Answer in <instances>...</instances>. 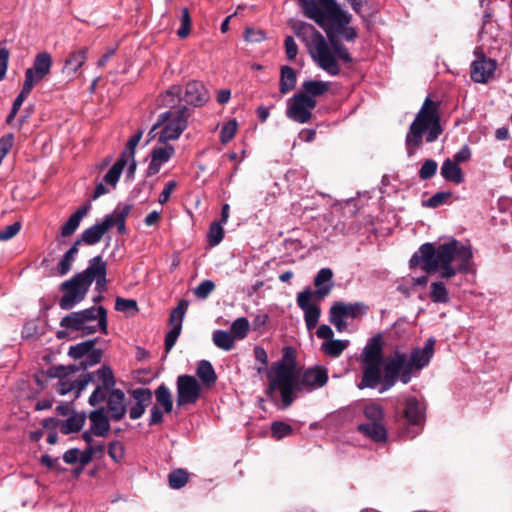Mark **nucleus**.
I'll use <instances>...</instances> for the list:
<instances>
[{
  "label": "nucleus",
  "mask_w": 512,
  "mask_h": 512,
  "mask_svg": "<svg viewBox=\"0 0 512 512\" xmlns=\"http://www.w3.org/2000/svg\"><path fill=\"white\" fill-rule=\"evenodd\" d=\"M303 14L323 28L329 42L312 25L303 27L298 35L302 38L313 61L329 75L340 74L339 60L350 63L352 57L348 49L333 35L329 34L331 25H343L347 22V12L343 11L335 0H298Z\"/></svg>",
  "instance_id": "f257e3e1"
},
{
  "label": "nucleus",
  "mask_w": 512,
  "mask_h": 512,
  "mask_svg": "<svg viewBox=\"0 0 512 512\" xmlns=\"http://www.w3.org/2000/svg\"><path fill=\"white\" fill-rule=\"evenodd\" d=\"M472 258L471 246L454 239L438 247L425 243L411 257L410 267L420 266L427 273L439 272L442 278H452L458 272H469Z\"/></svg>",
  "instance_id": "f03ea898"
},
{
  "label": "nucleus",
  "mask_w": 512,
  "mask_h": 512,
  "mask_svg": "<svg viewBox=\"0 0 512 512\" xmlns=\"http://www.w3.org/2000/svg\"><path fill=\"white\" fill-rule=\"evenodd\" d=\"M435 339L429 338L424 347H415L410 354L395 350L381 363V380L385 384H407L426 367L434 355Z\"/></svg>",
  "instance_id": "7ed1b4c3"
},
{
  "label": "nucleus",
  "mask_w": 512,
  "mask_h": 512,
  "mask_svg": "<svg viewBox=\"0 0 512 512\" xmlns=\"http://www.w3.org/2000/svg\"><path fill=\"white\" fill-rule=\"evenodd\" d=\"M94 280H96V285L99 289L104 288L106 283V263L102 260L101 256L92 258L89 266L83 272L61 284V290L64 292V295L59 300V306L64 310L73 308L85 298Z\"/></svg>",
  "instance_id": "20e7f679"
},
{
  "label": "nucleus",
  "mask_w": 512,
  "mask_h": 512,
  "mask_svg": "<svg viewBox=\"0 0 512 512\" xmlns=\"http://www.w3.org/2000/svg\"><path fill=\"white\" fill-rule=\"evenodd\" d=\"M442 132L438 105L430 98H426L406 135L405 142L408 156H413L416 149L421 146L425 133L427 134L426 141L432 143L437 140Z\"/></svg>",
  "instance_id": "39448f33"
},
{
  "label": "nucleus",
  "mask_w": 512,
  "mask_h": 512,
  "mask_svg": "<svg viewBox=\"0 0 512 512\" xmlns=\"http://www.w3.org/2000/svg\"><path fill=\"white\" fill-rule=\"evenodd\" d=\"M188 116V110L185 107L174 108L160 114L149 136L158 137V142L178 139L187 127Z\"/></svg>",
  "instance_id": "423d86ee"
},
{
  "label": "nucleus",
  "mask_w": 512,
  "mask_h": 512,
  "mask_svg": "<svg viewBox=\"0 0 512 512\" xmlns=\"http://www.w3.org/2000/svg\"><path fill=\"white\" fill-rule=\"evenodd\" d=\"M299 376L296 352L292 347L282 349V358L267 370L270 384H293Z\"/></svg>",
  "instance_id": "0eeeda50"
},
{
  "label": "nucleus",
  "mask_w": 512,
  "mask_h": 512,
  "mask_svg": "<svg viewBox=\"0 0 512 512\" xmlns=\"http://www.w3.org/2000/svg\"><path fill=\"white\" fill-rule=\"evenodd\" d=\"M106 401L110 418L120 421L127 412V401L123 391L120 389L110 390V386H96V389L89 397L92 406Z\"/></svg>",
  "instance_id": "6e6552de"
},
{
  "label": "nucleus",
  "mask_w": 512,
  "mask_h": 512,
  "mask_svg": "<svg viewBox=\"0 0 512 512\" xmlns=\"http://www.w3.org/2000/svg\"><path fill=\"white\" fill-rule=\"evenodd\" d=\"M364 380L368 383H378L381 380L382 342L380 336L369 340L362 352Z\"/></svg>",
  "instance_id": "1a4fd4ad"
},
{
  "label": "nucleus",
  "mask_w": 512,
  "mask_h": 512,
  "mask_svg": "<svg viewBox=\"0 0 512 512\" xmlns=\"http://www.w3.org/2000/svg\"><path fill=\"white\" fill-rule=\"evenodd\" d=\"M316 106V100L306 94H295L289 100L287 117L298 123H306L311 119V111Z\"/></svg>",
  "instance_id": "9d476101"
},
{
  "label": "nucleus",
  "mask_w": 512,
  "mask_h": 512,
  "mask_svg": "<svg viewBox=\"0 0 512 512\" xmlns=\"http://www.w3.org/2000/svg\"><path fill=\"white\" fill-rule=\"evenodd\" d=\"M51 67L52 56L48 52L37 54L32 67L25 71L24 82L34 87L50 73Z\"/></svg>",
  "instance_id": "9b49d317"
},
{
  "label": "nucleus",
  "mask_w": 512,
  "mask_h": 512,
  "mask_svg": "<svg viewBox=\"0 0 512 512\" xmlns=\"http://www.w3.org/2000/svg\"><path fill=\"white\" fill-rule=\"evenodd\" d=\"M83 325L87 328H82L81 332L84 335H90L98 330L107 333V312L104 307H91L83 310Z\"/></svg>",
  "instance_id": "f8f14e48"
},
{
  "label": "nucleus",
  "mask_w": 512,
  "mask_h": 512,
  "mask_svg": "<svg viewBox=\"0 0 512 512\" xmlns=\"http://www.w3.org/2000/svg\"><path fill=\"white\" fill-rule=\"evenodd\" d=\"M188 308V302L181 300L176 308H174L170 314L169 323L171 326L170 331L167 333L165 338L166 351H170L175 345L177 338L179 337L182 329V322L184 315Z\"/></svg>",
  "instance_id": "ddd939ff"
},
{
  "label": "nucleus",
  "mask_w": 512,
  "mask_h": 512,
  "mask_svg": "<svg viewBox=\"0 0 512 512\" xmlns=\"http://www.w3.org/2000/svg\"><path fill=\"white\" fill-rule=\"evenodd\" d=\"M312 297L313 293L309 289L300 292L297 296V305L304 312V319L308 330L316 327L321 314L319 306L311 303Z\"/></svg>",
  "instance_id": "4468645a"
},
{
  "label": "nucleus",
  "mask_w": 512,
  "mask_h": 512,
  "mask_svg": "<svg viewBox=\"0 0 512 512\" xmlns=\"http://www.w3.org/2000/svg\"><path fill=\"white\" fill-rule=\"evenodd\" d=\"M175 154V148L168 142H158L152 149L151 160L147 168L149 176L158 173L163 164L167 163Z\"/></svg>",
  "instance_id": "2eb2a0df"
},
{
  "label": "nucleus",
  "mask_w": 512,
  "mask_h": 512,
  "mask_svg": "<svg viewBox=\"0 0 512 512\" xmlns=\"http://www.w3.org/2000/svg\"><path fill=\"white\" fill-rule=\"evenodd\" d=\"M404 415L408 424L413 427V430H408V433L411 434V438H414L424 423V407L422 403L415 398H408L405 403Z\"/></svg>",
  "instance_id": "dca6fc26"
},
{
  "label": "nucleus",
  "mask_w": 512,
  "mask_h": 512,
  "mask_svg": "<svg viewBox=\"0 0 512 512\" xmlns=\"http://www.w3.org/2000/svg\"><path fill=\"white\" fill-rule=\"evenodd\" d=\"M301 386H267L266 398L275 405L285 409L289 407L294 400L296 388Z\"/></svg>",
  "instance_id": "f3484780"
},
{
  "label": "nucleus",
  "mask_w": 512,
  "mask_h": 512,
  "mask_svg": "<svg viewBox=\"0 0 512 512\" xmlns=\"http://www.w3.org/2000/svg\"><path fill=\"white\" fill-rule=\"evenodd\" d=\"M134 404L130 407L129 416L131 419H139L145 412L146 407L152 402V392L146 388L134 389L131 392Z\"/></svg>",
  "instance_id": "a211bd4d"
},
{
  "label": "nucleus",
  "mask_w": 512,
  "mask_h": 512,
  "mask_svg": "<svg viewBox=\"0 0 512 512\" xmlns=\"http://www.w3.org/2000/svg\"><path fill=\"white\" fill-rule=\"evenodd\" d=\"M496 63L492 59L481 58L471 65V78L477 83H486L493 75Z\"/></svg>",
  "instance_id": "6ab92c4d"
},
{
  "label": "nucleus",
  "mask_w": 512,
  "mask_h": 512,
  "mask_svg": "<svg viewBox=\"0 0 512 512\" xmlns=\"http://www.w3.org/2000/svg\"><path fill=\"white\" fill-rule=\"evenodd\" d=\"M332 278V270L330 268H322L314 279V285L317 289L315 292H312L313 297L321 300L329 295L333 288Z\"/></svg>",
  "instance_id": "aec40b11"
},
{
  "label": "nucleus",
  "mask_w": 512,
  "mask_h": 512,
  "mask_svg": "<svg viewBox=\"0 0 512 512\" xmlns=\"http://www.w3.org/2000/svg\"><path fill=\"white\" fill-rule=\"evenodd\" d=\"M184 99L189 104L199 106L208 101L209 95L202 83L191 81L186 85Z\"/></svg>",
  "instance_id": "412c9836"
},
{
  "label": "nucleus",
  "mask_w": 512,
  "mask_h": 512,
  "mask_svg": "<svg viewBox=\"0 0 512 512\" xmlns=\"http://www.w3.org/2000/svg\"><path fill=\"white\" fill-rule=\"evenodd\" d=\"M90 428L95 436L106 437L110 431V423L104 408L94 410L89 415Z\"/></svg>",
  "instance_id": "4be33fe9"
},
{
  "label": "nucleus",
  "mask_w": 512,
  "mask_h": 512,
  "mask_svg": "<svg viewBox=\"0 0 512 512\" xmlns=\"http://www.w3.org/2000/svg\"><path fill=\"white\" fill-rule=\"evenodd\" d=\"M114 384V374L112 369L103 365L96 371L89 373L85 378L77 382L76 384Z\"/></svg>",
  "instance_id": "5701e85b"
},
{
  "label": "nucleus",
  "mask_w": 512,
  "mask_h": 512,
  "mask_svg": "<svg viewBox=\"0 0 512 512\" xmlns=\"http://www.w3.org/2000/svg\"><path fill=\"white\" fill-rule=\"evenodd\" d=\"M109 230V222L102 221L101 223L95 224L83 231L81 239L78 241L84 242L88 245H94L98 243L103 235Z\"/></svg>",
  "instance_id": "b1692460"
},
{
  "label": "nucleus",
  "mask_w": 512,
  "mask_h": 512,
  "mask_svg": "<svg viewBox=\"0 0 512 512\" xmlns=\"http://www.w3.org/2000/svg\"><path fill=\"white\" fill-rule=\"evenodd\" d=\"M91 205L89 203L80 207L75 213H73L67 222L61 228V236L68 237L72 235L79 227L82 219L88 214Z\"/></svg>",
  "instance_id": "393cba45"
},
{
  "label": "nucleus",
  "mask_w": 512,
  "mask_h": 512,
  "mask_svg": "<svg viewBox=\"0 0 512 512\" xmlns=\"http://www.w3.org/2000/svg\"><path fill=\"white\" fill-rule=\"evenodd\" d=\"M78 370V368L75 365H68V366H55L49 368L46 372H41L40 374L36 375V380L38 384H42V382L45 380L44 376L46 375L47 379H56L58 378L60 380V384H65L63 382V379L72 374L75 373Z\"/></svg>",
  "instance_id": "a878e982"
},
{
  "label": "nucleus",
  "mask_w": 512,
  "mask_h": 512,
  "mask_svg": "<svg viewBox=\"0 0 512 512\" xmlns=\"http://www.w3.org/2000/svg\"><path fill=\"white\" fill-rule=\"evenodd\" d=\"M142 137V132H138L133 137H131L127 143L126 149L123 151L121 158L129 162V168H127V176L133 177L136 170V161H135V148L139 144Z\"/></svg>",
  "instance_id": "bb28decb"
},
{
  "label": "nucleus",
  "mask_w": 512,
  "mask_h": 512,
  "mask_svg": "<svg viewBox=\"0 0 512 512\" xmlns=\"http://www.w3.org/2000/svg\"><path fill=\"white\" fill-rule=\"evenodd\" d=\"M358 430L375 442H383L387 438V432L382 422L360 424Z\"/></svg>",
  "instance_id": "cd10ccee"
},
{
  "label": "nucleus",
  "mask_w": 512,
  "mask_h": 512,
  "mask_svg": "<svg viewBox=\"0 0 512 512\" xmlns=\"http://www.w3.org/2000/svg\"><path fill=\"white\" fill-rule=\"evenodd\" d=\"M87 48L83 47L72 51L65 60L64 70L70 73H76L87 60Z\"/></svg>",
  "instance_id": "c85d7f7f"
},
{
  "label": "nucleus",
  "mask_w": 512,
  "mask_h": 512,
  "mask_svg": "<svg viewBox=\"0 0 512 512\" xmlns=\"http://www.w3.org/2000/svg\"><path fill=\"white\" fill-rule=\"evenodd\" d=\"M202 386H178L177 405L193 404L201 394Z\"/></svg>",
  "instance_id": "c756f323"
},
{
  "label": "nucleus",
  "mask_w": 512,
  "mask_h": 512,
  "mask_svg": "<svg viewBox=\"0 0 512 512\" xmlns=\"http://www.w3.org/2000/svg\"><path fill=\"white\" fill-rule=\"evenodd\" d=\"M441 175L445 180L455 184H460L463 182V173L461 168L457 163L450 159H446L443 162L441 167Z\"/></svg>",
  "instance_id": "7c9ffc66"
},
{
  "label": "nucleus",
  "mask_w": 512,
  "mask_h": 512,
  "mask_svg": "<svg viewBox=\"0 0 512 512\" xmlns=\"http://www.w3.org/2000/svg\"><path fill=\"white\" fill-rule=\"evenodd\" d=\"M85 421L84 413H74L61 424L60 431L65 435L78 432L84 426Z\"/></svg>",
  "instance_id": "2f4dec72"
},
{
  "label": "nucleus",
  "mask_w": 512,
  "mask_h": 512,
  "mask_svg": "<svg viewBox=\"0 0 512 512\" xmlns=\"http://www.w3.org/2000/svg\"><path fill=\"white\" fill-rule=\"evenodd\" d=\"M327 381V370L320 366L309 368L303 374V384H326Z\"/></svg>",
  "instance_id": "473e14b6"
},
{
  "label": "nucleus",
  "mask_w": 512,
  "mask_h": 512,
  "mask_svg": "<svg viewBox=\"0 0 512 512\" xmlns=\"http://www.w3.org/2000/svg\"><path fill=\"white\" fill-rule=\"evenodd\" d=\"M329 90V84L319 80H308L302 84L301 94H306L314 99L321 96Z\"/></svg>",
  "instance_id": "72a5a7b5"
},
{
  "label": "nucleus",
  "mask_w": 512,
  "mask_h": 512,
  "mask_svg": "<svg viewBox=\"0 0 512 512\" xmlns=\"http://www.w3.org/2000/svg\"><path fill=\"white\" fill-rule=\"evenodd\" d=\"M125 166L129 167V162L120 157L104 176V182L115 188Z\"/></svg>",
  "instance_id": "f704fd0d"
},
{
  "label": "nucleus",
  "mask_w": 512,
  "mask_h": 512,
  "mask_svg": "<svg viewBox=\"0 0 512 512\" xmlns=\"http://www.w3.org/2000/svg\"><path fill=\"white\" fill-rule=\"evenodd\" d=\"M296 84V74L294 70L289 66H283L281 68V78H280V91L282 94L288 93L295 87Z\"/></svg>",
  "instance_id": "c9c22d12"
},
{
  "label": "nucleus",
  "mask_w": 512,
  "mask_h": 512,
  "mask_svg": "<svg viewBox=\"0 0 512 512\" xmlns=\"http://www.w3.org/2000/svg\"><path fill=\"white\" fill-rule=\"evenodd\" d=\"M80 245V241H76L73 246L64 254L62 259L58 264V272L60 275L67 274L74 262L75 256L78 253V246Z\"/></svg>",
  "instance_id": "e433bc0d"
},
{
  "label": "nucleus",
  "mask_w": 512,
  "mask_h": 512,
  "mask_svg": "<svg viewBox=\"0 0 512 512\" xmlns=\"http://www.w3.org/2000/svg\"><path fill=\"white\" fill-rule=\"evenodd\" d=\"M235 340L231 333L223 330H216L213 333L214 344L225 351H229L233 348Z\"/></svg>",
  "instance_id": "4c0bfd02"
},
{
  "label": "nucleus",
  "mask_w": 512,
  "mask_h": 512,
  "mask_svg": "<svg viewBox=\"0 0 512 512\" xmlns=\"http://www.w3.org/2000/svg\"><path fill=\"white\" fill-rule=\"evenodd\" d=\"M96 339L86 340L69 348L68 355L74 359L85 357L96 344Z\"/></svg>",
  "instance_id": "58836bf2"
},
{
  "label": "nucleus",
  "mask_w": 512,
  "mask_h": 512,
  "mask_svg": "<svg viewBox=\"0 0 512 512\" xmlns=\"http://www.w3.org/2000/svg\"><path fill=\"white\" fill-rule=\"evenodd\" d=\"M83 310L78 312H73L64 318H62L60 325L64 328L73 329L76 331H81L82 328H87L83 325Z\"/></svg>",
  "instance_id": "ea45409f"
},
{
  "label": "nucleus",
  "mask_w": 512,
  "mask_h": 512,
  "mask_svg": "<svg viewBox=\"0 0 512 512\" xmlns=\"http://www.w3.org/2000/svg\"><path fill=\"white\" fill-rule=\"evenodd\" d=\"M348 340L331 339L322 344V350L329 356L338 357L347 348Z\"/></svg>",
  "instance_id": "a19ab883"
},
{
  "label": "nucleus",
  "mask_w": 512,
  "mask_h": 512,
  "mask_svg": "<svg viewBox=\"0 0 512 512\" xmlns=\"http://www.w3.org/2000/svg\"><path fill=\"white\" fill-rule=\"evenodd\" d=\"M197 376L204 382V384H212L216 381L215 371L208 361H201L197 367Z\"/></svg>",
  "instance_id": "79ce46f5"
},
{
  "label": "nucleus",
  "mask_w": 512,
  "mask_h": 512,
  "mask_svg": "<svg viewBox=\"0 0 512 512\" xmlns=\"http://www.w3.org/2000/svg\"><path fill=\"white\" fill-rule=\"evenodd\" d=\"M430 288V298L433 302L447 303L449 301V294L443 282H433Z\"/></svg>",
  "instance_id": "37998d69"
},
{
  "label": "nucleus",
  "mask_w": 512,
  "mask_h": 512,
  "mask_svg": "<svg viewBox=\"0 0 512 512\" xmlns=\"http://www.w3.org/2000/svg\"><path fill=\"white\" fill-rule=\"evenodd\" d=\"M250 324L247 318H237L231 325V334L236 340L244 339L249 331Z\"/></svg>",
  "instance_id": "c03bdc74"
},
{
  "label": "nucleus",
  "mask_w": 512,
  "mask_h": 512,
  "mask_svg": "<svg viewBox=\"0 0 512 512\" xmlns=\"http://www.w3.org/2000/svg\"><path fill=\"white\" fill-rule=\"evenodd\" d=\"M342 312L343 311L337 302L332 305L329 312V321L336 327L339 332H343L347 327L345 322L346 317L342 315Z\"/></svg>",
  "instance_id": "a18cd8bd"
},
{
  "label": "nucleus",
  "mask_w": 512,
  "mask_h": 512,
  "mask_svg": "<svg viewBox=\"0 0 512 512\" xmlns=\"http://www.w3.org/2000/svg\"><path fill=\"white\" fill-rule=\"evenodd\" d=\"M350 20L351 16L347 13V22L341 26L331 25L329 27V34L332 35L331 32H335L337 34H341L345 40L353 41L356 38L357 33L353 27L348 26Z\"/></svg>",
  "instance_id": "49530a36"
},
{
  "label": "nucleus",
  "mask_w": 512,
  "mask_h": 512,
  "mask_svg": "<svg viewBox=\"0 0 512 512\" xmlns=\"http://www.w3.org/2000/svg\"><path fill=\"white\" fill-rule=\"evenodd\" d=\"M157 403L161 405L166 413H170L173 408L171 393L166 386H159L155 391Z\"/></svg>",
  "instance_id": "de8ad7c7"
},
{
  "label": "nucleus",
  "mask_w": 512,
  "mask_h": 512,
  "mask_svg": "<svg viewBox=\"0 0 512 512\" xmlns=\"http://www.w3.org/2000/svg\"><path fill=\"white\" fill-rule=\"evenodd\" d=\"M293 429L292 427L282 421H275L271 425V434L273 438L276 440H280L282 438L288 437L292 435Z\"/></svg>",
  "instance_id": "09e8293b"
},
{
  "label": "nucleus",
  "mask_w": 512,
  "mask_h": 512,
  "mask_svg": "<svg viewBox=\"0 0 512 512\" xmlns=\"http://www.w3.org/2000/svg\"><path fill=\"white\" fill-rule=\"evenodd\" d=\"M169 485L173 489H180L188 481V473L184 469H177L169 474Z\"/></svg>",
  "instance_id": "8fccbe9b"
},
{
  "label": "nucleus",
  "mask_w": 512,
  "mask_h": 512,
  "mask_svg": "<svg viewBox=\"0 0 512 512\" xmlns=\"http://www.w3.org/2000/svg\"><path fill=\"white\" fill-rule=\"evenodd\" d=\"M364 415L370 422H382L384 413L380 405L368 403L364 407Z\"/></svg>",
  "instance_id": "3c124183"
},
{
  "label": "nucleus",
  "mask_w": 512,
  "mask_h": 512,
  "mask_svg": "<svg viewBox=\"0 0 512 512\" xmlns=\"http://www.w3.org/2000/svg\"><path fill=\"white\" fill-rule=\"evenodd\" d=\"M339 307L341 308L342 315H344L346 318H356L359 315L363 314L365 312V306L360 303L355 304H345L343 302H337Z\"/></svg>",
  "instance_id": "603ef678"
},
{
  "label": "nucleus",
  "mask_w": 512,
  "mask_h": 512,
  "mask_svg": "<svg viewBox=\"0 0 512 512\" xmlns=\"http://www.w3.org/2000/svg\"><path fill=\"white\" fill-rule=\"evenodd\" d=\"M237 122L236 120L228 121L221 129L220 132V141L223 144H227L236 134L237 131Z\"/></svg>",
  "instance_id": "864d4df0"
},
{
  "label": "nucleus",
  "mask_w": 512,
  "mask_h": 512,
  "mask_svg": "<svg viewBox=\"0 0 512 512\" xmlns=\"http://www.w3.org/2000/svg\"><path fill=\"white\" fill-rule=\"evenodd\" d=\"M214 289L215 284L213 281L204 280L194 289V295L199 299H206Z\"/></svg>",
  "instance_id": "5fc2aeb1"
},
{
  "label": "nucleus",
  "mask_w": 512,
  "mask_h": 512,
  "mask_svg": "<svg viewBox=\"0 0 512 512\" xmlns=\"http://www.w3.org/2000/svg\"><path fill=\"white\" fill-rule=\"evenodd\" d=\"M223 228L219 223H213L208 233V241L211 246L218 245L223 239Z\"/></svg>",
  "instance_id": "6e6d98bb"
},
{
  "label": "nucleus",
  "mask_w": 512,
  "mask_h": 512,
  "mask_svg": "<svg viewBox=\"0 0 512 512\" xmlns=\"http://www.w3.org/2000/svg\"><path fill=\"white\" fill-rule=\"evenodd\" d=\"M181 27L177 31V35L180 38H185L188 36L191 27V18L189 15V11L187 8H183L181 11Z\"/></svg>",
  "instance_id": "4d7b16f0"
},
{
  "label": "nucleus",
  "mask_w": 512,
  "mask_h": 512,
  "mask_svg": "<svg viewBox=\"0 0 512 512\" xmlns=\"http://www.w3.org/2000/svg\"><path fill=\"white\" fill-rule=\"evenodd\" d=\"M437 163L432 159H427L419 170L421 179L426 180L433 177L437 171Z\"/></svg>",
  "instance_id": "13d9d810"
},
{
  "label": "nucleus",
  "mask_w": 512,
  "mask_h": 512,
  "mask_svg": "<svg viewBox=\"0 0 512 512\" xmlns=\"http://www.w3.org/2000/svg\"><path fill=\"white\" fill-rule=\"evenodd\" d=\"M20 229L21 224L19 222L6 226L4 229L0 230V241H7L13 238L18 234Z\"/></svg>",
  "instance_id": "bf43d9fd"
},
{
  "label": "nucleus",
  "mask_w": 512,
  "mask_h": 512,
  "mask_svg": "<svg viewBox=\"0 0 512 512\" xmlns=\"http://www.w3.org/2000/svg\"><path fill=\"white\" fill-rule=\"evenodd\" d=\"M102 358V350L101 349H91V351L86 355V359L81 363L83 368L88 366H93L98 364Z\"/></svg>",
  "instance_id": "052dcab7"
},
{
  "label": "nucleus",
  "mask_w": 512,
  "mask_h": 512,
  "mask_svg": "<svg viewBox=\"0 0 512 512\" xmlns=\"http://www.w3.org/2000/svg\"><path fill=\"white\" fill-rule=\"evenodd\" d=\"M33 87L30 86L27 83H23V87L19 95L16 97V99L13 102L12 108L14 111H19L20 107L22 106L24 100L28 97L30 92L32 91Z\"/></svg>",
  "instance_id": "680f3d73"
},
{
  "label": "nucleus",
  "mask_w": 512,
  "mask_h": 512,
  "mask_svg": "<svg viewBox=\"0 0 512 512\" xmlns=\"http://www.w3.org/2000/svg\"><path fill=\"white\" fill-rule=\"evenodd\" d=\"M115 309L121 312H126L130 309L137 310V303L132 299L118 297L115 302Z\"/></svg>",
  "instance_id": "e2e57ef3"
},
{
  "label": "nucleus",
  "mask_w": 512,
  "mask_h": 512,
  "mask_svg": "<svg viewBox=\"0 0 512 512\" xmlns=\"http://www.w3.org/2000/svg\"><path fill=\"white\" fill-rule=\"evenodd\" d=\"M284 45H285V52H286L287 58L289 60H294L295 57L297 56L298 47H297V44H296L295 40L293 39V37L287 36L285 38Z\"/></svg>",
  "instance_id": "0e129e2a"
},
{
  "label": "nucleus",
  "mask_w": 512,
  "mask_h": 512,
  "mask_svg": "<svg viewBox=\"0 0 512 512\" xmlns=\"http://www.w3.org/2000/svg\"><path fill=\"white\" fill-rule=\"evenodd\" d=\"M14 143V136L7 134L0 139V157L4 159Z\"/></svg>",
  "instance_id": "69168bd1"
},
{
  "label": "nucleus",
  "mask_w": 512,
  "mask_h": 512,
  "mask_svg": "<svg viewBox=\"0 0 512 512\" xmlns=\"http://www.w3.org/2000/svg\"><path fill=\"white\" fill-rule=\"evenodd\" d=\"M450 196L451 194L449 192H438L428 199L427 206L436 208L443 204Z\"/></svg>",
  "instance_id": "338daca9"
},
{
  "label": "nucleus",
  "mask_w": 512,
  "mask_h": 512,
  "mask_svg": "<svg viewBox=\"0 0 512 512\" xmlns=\"http://www.w3.org/2000/svg\"><path fill=\"white\" fill-rule=\"evenodd\" d=\"M108 454L114 461H119L124 455V450L119 442H111L108 447Z\"/></svg>",
  "instance_id": "774afa93"
}]
</instances>
